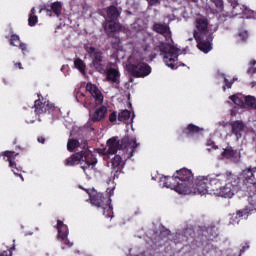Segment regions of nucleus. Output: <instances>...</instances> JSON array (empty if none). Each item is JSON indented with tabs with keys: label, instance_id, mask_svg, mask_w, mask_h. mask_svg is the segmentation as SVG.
<instances>
[{
	"label": "nucleus",
	"instance_id": "nucleus-36",
	"mask_svg": "<svg viewBox=\"0 0 256 256\" xmlns=\"http://www.w3.org/2000/svg\"><path fill=\"white\" fill-rule=\"evenodd\" d=\"M212 3H214V5L218 8V9H222L223 8V0H211Z\"/></svg>",
	"mask_w": 256,
	"mask_h": 256
},
{
	"label": "nucleus",
	"instance_id": "nucleus-40",
	"mask_svg": "<svg viewBox=\"0 0 256 256\" xmlns=\"http://www.w3.org/2000/svg\"><path fill=\"white\" fill-rule=\"evenodd\" d=\"M0 256H11V251L7 250L0 254Z\"/></svg>",
	"mask_w": 256,
	"mask_h": 256
},
{
	"label": "nucleus",
	"instance_id": "nucleus-3",
	"mask_svg": "<svg viewBox=\"0 0 256 256\" xmlns=\"http://www.w3.org/2000/svg\"><path fill=\"white\" fill-rule=\"evenodd\" d=\"M162 187L167 189H173L179 195L191 194V181H193V172L187 168H182L174 174L172 177H163Z\"/></svg>",
	"mask_w": 256,
	"mask_h": 256
},
{
	"label": "nucleus",
	"instance_id": "nucleus-28",
	"mask_svg": "<svg viewBox=\"0 0 256 256\" xmlns=\"http://www.w3.org/2000/svg\"><path fill=\"white\" fill-rule=\"evenodd\" d=\"M241 217H243V212L242 211H238L236 214H233L231 216V221L230 223L232 225H238L239 221H241Z\"/></svg>",
	"mask_w": 256,
	"mask_h": 256
},
{
	"label": "nucleus",
	"instance_id": "nucleus-2",
	"mask_svg": "<svg viewBox=\"0 0 256 256\" xmlns=\"http://www.w3.org/2000/svg\"><path fill=\"white\" fill-rule=\"evenodd\" d=\"M154 31L156 33H160L161 35H164L166 38V43H162L159 46L160 49V55L167 67H170V69H177V60L179 57V51H181L177 45L173 42L171 39V31H169V27L162 24H155L154 25Z\"/></svg>",
	"mask_w": 256,
	"mask_h": 256
},
{
	"label": "nucleus",
	"instance_id": "nucleus-19",
	"mask_svg": "<svg viewBox=\"0 0 256 256\" xmlns=\"http://www.w3.org/2000/svg\"><path fill=\"white\" fill-rule=\"evenodd\" d=\"M245 129V125L241 121L233 122L232 133L235 135L236 139L241 138V135Z\"/></svg>",
	"mask_w": 256,
	"mask_h": 256
},
{
	"label": "nucleus",
	"instance_id": "nucleus-8",
	"mask_svg": "<svg viewBox=\"0 0 256 256\" xmlns=\"http://www.w3.org/2000/svg\"><path fill=\"white\" fill-rule=\"evenodd\" d=\"M118 17H119V11H117V8L115 6H111L108 9L107 22L104 26V29L107 35H111L112 33H115V31H119V29H121V25L115 22L117 21Z\"/></svg>",
	"mask_w": 256,
	"mask_h": 256
},
{
	"label": "nucleus",
	"instance_id": "nucleus-47",
	"mask_svg": "<svg viewBox=\"0 0 256 256\" xmlns=\"http://www.w3.org/2000/svg\"><path fill=\"white\" fill-rule=\"evenodd\" d=\"M39 13H43V8L40 9Z\"/></svg>",
	"mask_w": 256,
	"mask_h": 256
},
{
	"label": "nucleus",
	"instance_id": "nucleus-32",
	"mask_svg": "<svg viewBox=\"0 0 256 256\" xmlns=\"http://www.w3.org/2000/svg\"><path fill=\"white\" fill-rule=\"evenodd\" d=\"M254 13L255 12H253V10L247 8L246 6H243L242 15H244V17H246L247 19H251Z\"/></svg>",
	"mask_w": 256,
	"mask_h": 256
},
{
	"label": "nucleus",
	"instance_id": "nucleus-6",
	"mask_svg": "<svg viewBox=\"0 0 256 256\" xmlns=\"http://www.w3.org/2000/svg\"><path fill=\"white\" fill-rule=\"evenodd\" d=\"M256 172V167L247 168L242 171V175L244 177V183L249 188V196H248V203H249V211H256V179L253 173Z\"/></svg>",
	"mask_w": 256,
	"mask_h": 256
},
{
	"label": "nucleus",
	"instance_id": "nucleus-39",
	"mask_svg": "<svg viewBox=\"0 0 256 256\" xmlns=\"http://www.w3.org/2000/svg\"><path fill=\"white\" fill-rule=\"evenodd\" d=\"M132 149H137V147H139V144H137V140L135 138H133L131 140V143H130Z\"/></svg>",
	"mask_w": 256,
	"mask_h": 256
},
{
	"label": "nucleus",
	"instance_id": "nucleus-9",
	"mask_svg": "<svg viewBox=\"0 0 256 256\" xmlns=\"http://www.w3.org/2000/svg\"><path fill=\"white\" fill-rule=\"evenodd\" d=\"M213 176H199L196 180L195 187L192 189L190 187L191 192L190 195H207V193L211 194V180Z\"/></svg>",
	"mask_w": 256,
	"mask_h": 256
},
{
	"label": "nucleus",
	"instance_id": "nucleus-42",
	"mask_svg": "<svg viewBox=\"0 0 256 256\" xmlns=\"http://www.w3.org/2000/svg\"><path fill=\"white\" fill-rule=\"evenodd\" d=\"M246 249H249V244L245 243V245L242 246L241 251H246Z\"/></svg>",
	"mask_w": 256,
	"mask_h": 256
},
{
	"label": "nucleus",
	"instance_id": "nucleus-7",
	"mask_svg": "<svg viewBox=\"0 0 256 256\" xmlns=\"http://www.w3.org/2000/svg\"><path fill=\"white\" fill-rule=\"evenodd\" d=\"M128 71L133 77L145 78L151 75V66L149 64L141 62L135 54L129 58Z\"/></svg>",
	"mask_w": 256,
	"mask_h": 256
},
{
	"label": "nucleus",
	"instance_id": "nucleus-29",
	"mask_svg": "<svg viewBox=\"0 0 256 256\" xmlns=\"http://www.w3.org/2000/svg\"><path fill=\"white\" fill-rule=\"evenodd\" d=\"M61 3L59 2H55L51 5V10L53 11V13H55V15H57V17H59V15H61Z\"/></svg>",
	"mask_w": 256,
	"mask_h": 256
},
{
	"label": "nucleus",
	"instance_id": "nucleus-31",
	"mask_svg": "<svg viewBox=\"0 0 256 256\" xmlns=\"http://www.w3.org/2000/svg\"><path fill=\"white\" fill-rule=\"evenodd\" d=\"M79 147V142L77 140L70 139L67 144L68 151H73Z\"/></svg>",
	"mask_w": 256,
	"mask_h": 256
},
{
	"label": "nucleus",
	"instance_id": "nucleus-48",
	"mask_svg": "<svg viewBox=\"0 0 256 256\" xmlns=\"http://www.w3.org/2000/svg\"><path fill=\"white\" fill-rule=\"evenodd\" d=\"M192 1H194V3H197V0H192Z\"/></svg>",
	"mask_w": 256,
	"mask_h": 256
},
{
	"label": "nucleus",
	"instance_id": "nucleus-20",
	"mask_svg": "<svg viewBox=\"0 0 256 256\" xmlns=\"http://www.w3.org/2000/svg\"><path fill=\"white\" fill-rule=\"evenodd\" d=\"M121 74L118 72L117 69L110 68L107 71V80L111 81L112 83H119V79Z\"/></svg>",
	"mask_w": 256,
	"mask_h": 256
},
{
	"label": "nucleus",
	"instance_id": "nucleus-23",
	"mask_svg": "<svg viewBox=\"0 0 256 256\" xmlns=\"http://www.w3.org/2000/svg\"><path fill=\"white\" fill-rule=\"evenodd\" d=\"M129 119H131V112L128 110H122L118 115V121L122 123H129Z\"/></svg>",
	"mask_w": 256,
	"mask_h": 256
},
{
	"label": "nucleus",
	"instance_id": "nucleus-10",
	"mask_svg": "<svg viewBox=\"0 0 256 256\" xmlns=\"http://www.w3.org/2000/svg\"><path fill=\"white\" fill-rule=\"evenodd\" d=\"M89 197L91 205H94L95 207H102V209H104L103 215H105V213H108L107 215H111L113 211V208L109 205L111 200H107L106 203H103V194L98 193L95 190L89 193Z\"/></svg>",
	"mask_w": 256,
	"mask_h": 256
},
{
	"label": "nucleus",
	"instance_id": "nucleus-34",
	"mask_svg": "<svg viewBox=\"0 0 256 256\" xmlns=\"http://www.w3.org/2000/svg\"><path fill=\"white\" fill-rule=\"evenodd\" d=\"M207 149H208V151H217V145H215V142H213V141H208L207 142Z\"/></svg>",
	"mask_w": 256,
	"mask_h": 256
},
{
	"label": "nucleus",
	"instance_id": "nucleus-44",
	"mask_svg": "<svg viewBox=\"0 0 256 256\" xmlns=\"http://www.w3.org/2000/svg\"><path fill=\"white\" fill-rule=\"evenodd\" d=\"M46 11H47V15H48L49 17H51V15H52V14H51V10L47 9Z\"/></svg>",
	"mask_w": 256,
	"mask_h": 256
},
{
	"label": "nucleus",
	"instance_id": "nucleus-16",
	"mask_svg": "<svg viewBox=\"0 0 256 256\" xmlns=\"http://www.w3.org/2000/svg\"><path fill=\"white\" fill-rule=\"evenodd\" d=\"M3 157L4 161H9V167H11L14 175H17V172H19V168H17L14 162L15 157H17V154H15V152L12 151H6L4 152Z\"/></svg>",
	"mask_w": 256,
	"mask_h": 256
},
{
	"label": "nucleus",
	"instance_id": "nucleus-41",
	"mask_svg": "<svg viewBox=\"0 0 256 256\" xmlns=\"http://www.w3.org/2000/svg\"><path fill=\"white\" fill-rule=\"evenodd\" d=\"M224 83H226L228 89H231V83H229V80H227V78H224Z\"/></svg>",
	"mask_w": 256,
	"mask_h": 256
},
{
	"label": "nucleus",
	"instance_id": "nucleus-27",
	"mask_svg": "<svg viewBox=\"0 0 256 256\" xmlns=\"http://www.w3.org/2000/svg\"><path fill=\"white\" fill-rule=\"evenodd\" d=\"M35 13H37V10H35V8H32L31 9V14H30L29 19H28V25H30V27L35 26V24L38 21L37 15H35Z\"/></svg>",
	"mask_w": 256,
	"mask_h": 256
},
{
	"label": "nucleus",
	"instance_id": "nucleus-25",
	"mask_svg": "<svg viewBox=\"0 0 256 256\" xmlns=\"http://www.w3.org/2000/svg\"><path fill=\"white\" fill-rule=\"evenodd\" d=\"M244 107H251L256 109V99L253 96H245Z\"/></svg>",
	"mask_w": 256,
	"mask_h": 256
},
{
	"label": "nucleus",
	"instance_id": "nucleus-35",
	"mask_svg": "<svg viewBox=\"0 0 256 256\" xmlns=\"http://www.w3.org/2000/svg\"><path fill=\"white\" fill-rule=\"evenodd\" d=\"M238 37L241 39V41H245L249 37V34L247 31L242 30L239 32Z\"/></svg>",
	"mask_w": 256,
	"mask_h": 256
},
{
	"label": "nucleus",
	"instance_id": "nucleus-26",
	"mask_svg": "<svg viewBox=\"0 0 256 256\" xmlns=\"http://www.w3.org/2000/svg\"><path fill=\"white\" fill-rule=\"evenodd\" d=\"M123 165V160L121 159V156L116 155L112 160H111V167L112 169H118Z\"/></svg>",
	"mask_w": 256,
	"mask_h": 256
},
{
	"label": "nucleus",
	"instance_id": "nucleus-49",
	"mask_svg": "<svg viewBox=\"0 0 256 256\" xmlns=\"http://www.w3.org/2000/svg\"><path fill=\"white\" fill-rule=\"evenodd\" d=\"M21 177V180L23 181L24 179H23V176H20Z\"/></svg>",
	"mask_w": 256,
	"mask_h": 256
},
{
	"label": "nucleus",
	"instance_id": "nucleus-1",
	"mask_svg": "<svg viewBox=\"0 0 256 256\" xmlns=\"http://www.w3.org/2000/svg\"><path fill=\"white\" fill-rule=\"evenodd\" d=\"M210 195L232 199L239 191V177L231 172L212 175L210 178Z\"/></svg>",
	"mask_w": 256,
	"mask_h": 256
},
{
	"label": "nucleus",
	"instance_id": "nucleus-33",
	"mask_svg": "<svg viewBox=\"0 0 256 256\" xmlns=\"http://www.w3.org/2000/svg\"><path fill=\"white\" fill-rule=\"evenodd\" d=\"M187 131L189 133H197L198 131H201V128L195 126V125H192L190 124L188 127H187Z\"/></svg>",
	"mask_w": 256,
	"mask_h": 256
},
{
	"label": "nucleus",
	"instance_id": "nucleus-21",
	"mask_svg": "<svg viewBox=\"0 0 256 256\" xmlns=\"http://www.w3.org/2000/svg\"><path fill=\"white\" fill-rule=\"evenodd\" d=\"M11 45H13L14 47H18L19 45L20 49L22 50V53H25V51H27V45L21 43L19 36L17 35L11 36Z\"/></svg>",
	"mask_w": 256,
	"mask_h": 256
},
{
	"label": "nucleus",
	"instance_id": "nucleus-15",
	"mask_svg": "<svg viewBox=\"0 0 256 256\" xmlns=\"http://www.w3.org/2000/svg\"><path fill=\"white\" fill-rule=\"evenodd\" d=\"M57 229H58V238L62 243H65V245H68V247H71L73 245L69 240H67V235H69V229L67 228V225H64L63 222L58 220L57 223Z\"/></svg>",
	"mask_w": 256,
	"mask_h": 256
},
{
	"label": "nucleus",
	"instance_id": "nucleus-13",
	"mask_svg": "<svg viewBox=\"0 0 256 256\" xmlns=\"http://www.w3.org/2000/svg\"><path fill=\"white\" fill-rule=\"evenodd\" d=\"M86 91L90 93L92 99H94L95 103L101 104L103 103V93L98 89L97 85L89 82L86 84Z\"/></svg>",
	"mask_w": 256,
	"mask_h": 256
},
{
	"label": "nucleus",
	"instance_id": "nucleus-12",
	"mask_svg": "<svg viewBox=\"0 0 256 256\" xmlns=\"http://www.w3.org/2000/svg\"><path fill=\"white\" fill-rule=\"evenodd\" d=\"M218 158L230 159L231 161H234V163H239V160L241 159V153L238 152L237 150H233V148L231 147H228L221 150Z\"/></svg>",
	"mask_w": 256,
	"mask_h": 256
},
{
	"label": "nucleus",
	"instance_id": "nucleus-22",
	"mask_svg": "<svg viewBox=\"0 0 256 256\" xmlns=\"http://www.w3.org/2000/svg\"><path fill=\"white\" fill-rule=\"evenodd\" d=\"M230 99L235 105H238L239 107H245V96L242 94L230 96Z\"/></svg>",
	"mask_w": 256,
	"mask_h": 256
},
{
	"label": "nucleus",
	"instance_id": "nucleus-17",
	"mask_svg": "<svg viewBox=\"0 0 256 256\" xmlns=\"http://www.w3.org/2000/svg\"><path fill=\"white\" fill-rule=\"evenodd\" d=\"M108 150L105 152L98 151V153H103V155H115L117 149H119V140L116 138H111L107 141Z\"/></svg>",
	"mask_w": 256,
	"mask_h": 256
},
{
	"label": "nucleus",
	"instance_id": "nucleus-37",
	"mask_svg": "<svg viewBox=\"0 0 256 256\" xmlns=\"http://www.w3.org/2000/svg\"><path fill=\"white\" fill-rule=\"evenodd\" d=\"M109 121H111V123H113L114 121H117V113L113 112L109 115Z\"/></svg>",
	"mask_w": 256,
	"mask_h": 256
},
{
	"label": "nucleus",
	"instance_id": "nucleus-45",
	"mask_svg": "<svg viewBox=\"0 0 256 256\" xmlns=\"http://www.w3.org/2000/svg\"><path fill=\"white\" fill-rule=\"evenodd\" d=\"M17 66L19 67V69H23V67L21 66V63H18Z\"/></svg>",
	"mask_w": 256,
	"mask_h": 256
},
{
	"label": "nucleus",
	"instance_id": "nucleus-4",
	"mask_svg": "<svg viewBox=\"0 0 256 256\" xmlns=\"http://www.w3.org/2000/svg\"><path fill=\"white\" fill-rule=\"evenodd\" d=\"M213 34V30L211 26H209V22H207V18L199 17L196 19V30L194 31V39H196L198 45V49L202 51V53H209L213 49L211 47V42L209 41V37Z\"/></svg>",
	"mask_w": 256,
	"mask_h": 256
},
{
	"label": "nucleus",
	"instance_id": "nucleus-18",
	"mask_svg": "<svg viewBox=\"0 0 256 256\" xmlns=\"http://www.w3.org/2000/svg\"><path fill=\"white\" fill-rule=\"evenodd\" d=\"M34 107L36 108V113H41L43 111H49V109L53 108V104H49V102L41 103V98L35 100Z\"/></svg>",
	"mask_w": 256,
	"mask_h": 256
},
{
	"label": "nucleus",
	"instance_id": "nucleus-11",
	"mask_svg": "<svg viewBox=\"0 0 256 256\" xmlns=\"http://www.w3.org/2000/svg\"><path fill=\"white\" fill-rule=\"evenodd\" d=\"M86 51L91 55L92 64L95 69H97L99 73H105V66L103 65V56H101V51L91 46H87Z\"/></svg>",
	"mask_w": 256,
	"mask_h": 256
},
{
	"label": "nucleus",
	"instance_id": "nucleus-14",
	"mask_svg": "<svg viewBox=\"0 0 256 256\" xmlns=\"http://www.w3.org/2000/svg\"><path fill=\"white\" fill-rule=\"evenodd\" d=\"M89 117L94 123L103 121L107 117V107L97 106L94 110L90 111Z\"/></svg>",
	"mask_w": 256,
	"mask_h": 256
},
{
	"label": "nucleus",
	"instance_id": "nucleus-38",
	"mask_svg": "<svg viewBox=\"0 0 256 256\" xmlns=\"http://www.w3.org/2000/svg\"><path fill=\"white\" fill-rule=\"evenodd\" d=\"M148 3L152 7H156L157 5H159V3H161V1L160 0H148Z\"/></svg>",
	"mask_w": 256,
	"mask_h": 256
},
{
	"label": "nucleus",
	"instance_id": "nucleus-46",
	"mask_svg": "<svg viewBox=\"0 0 256 256\" xmlns=\"http://www.w3.org/2000/svg\"><path fill=\"white\" fill-rule=\"evenodd\" d=\"M250 63H251V65H255L256 61L252 60Z\"/></svg>",
	"mask_w": 256,
	"mask_h": 256
},
{
	"label": "nucleus",
	"instance_id": "nucleus-30",
	"mask_svg": "<svg viewBox=\"0 0 256 256\" xmlns=\"http://www.w3.org/2000/svg\"><path fill=\"white\" fill-rule=\"evenodd\" d=\"M74 65L76 69H79L80 73H85V63L81 59H76Z\"/></svg>",
	"mask_w": 256,
	"mask_h": 256
},
{
	"label": "nucleus",
	"instance_id": "nucleus-24",
	"mask_svg": "<svg viewBox=\"0 0 256 256\" xmlns=\"http://www.w3.org/2000/svg\"><path fill=\"white\" fill-rule=\"evenodd\" d=\"M243 5L239 3L232 4V17H237V15H243Z\"/></svg>",
	"mask_w": 256,
	"mask_h": 256
},
{
	"label": "nucleus",
	"instance_id": "nucleus-43",
	"mask_svg": "<svg viewBox=\"0 0 256 256\" xmlns=\"http://www.w3.org/2000/svg\"><path fill=\"white\" fill-rule=\"evenodd\" d=\"M38 142L39 143H45V138H43V137L38 138Z\"/></svg>",
	"mask_w": 256,
	"mask_h": 256
},
{
	"label": "nucleus",
	"instance_id": "nucleus-5",
	"mask_svg": "<svg viewBox=\"0 0 256 256\" xmlns=\"http://www.w3.org/2000/svg\"><path fill=\"white\" fill-rule=\"evenodd\" d=\"M80 163L81 168L83 169L84 173L87 175L89 171L95 169V165L97 163V158L93 155V153L89 151L85 152H78L65 161L66 167H71L73 165H77Z\"/></svg>",
	"mask_w": 256,
	"mask_h": 256
}]
</instances>
